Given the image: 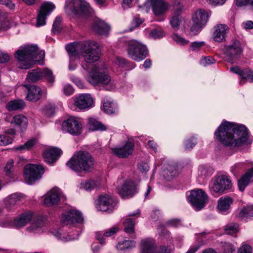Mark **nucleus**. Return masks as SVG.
Here are the masks:
<instances>
[{
	"mask_svg": "<svg viewBox=\"0 0 253 253\" xmlns=\"http://www.w3.org/2000/svg\"><path fill=\"white\" fill-rule=\"evenodd\" d=\"M208 198L207 194L201 189L191 191L190 195L188 197V200L192 206L198 211L204 208Z\"/></svg>",
	"mask_w": 253,
	"mask_h": 253,
	"instance_id": "nucleus-8",
	"label": "nucleus"
},
{
	"mask_svg": "<svg viewBox=\"0 0 253 253\" xmlns=\"http://www.w3.org/2000/svg\"><path fill=\"white\" fill-rule=\"evenodd\" d=\"M118 231L119 228L118 227H112L107 230L105 232H104L103 234V236L105 237H109L117 233Z\"/></svg>",
	"mask_w": 253,
	"mask_h": 253,
	"instance_id": "nucleus-58",
	"label": "nucleus"
},
{
	"mask_svg": "<svg viewBox=\"0 0 253 253\" xmlns=\"http://www.w3.org/2000/svg\"><path fill=\"white\" fill-rule=\"evenodd\" d=\"M138 168L140 171L145 172L149 170V167L147 163L142 162L138 165Z\"/></svg>",
	"mask_w": 253,
	"mask_h": 253,
	"instance_id": "nucleus-64",
	"label": "nucleus"
},
{
	"mask_svg": "<svg viewBox=\"0 0 253 253\" xmlns=\"http://www.w3.org/2000/svg\"><path fill=\"white\" fill-rule=\"evenodd\" d=\"M96 186V184L94 180H88L84 181H82L81 183V188L86 190H91Z\"/></svg>",
	"mask_w": 253,
	"mask_h": 253,
	"instance_id": "nucleus-42",
	"label": "nucleus"
},
{
	"mask_svg": "<svg viewBox=\"0 0 253 253\" xmlns=\"http://www.w3.org/2000/svg\"><path fill=\"white\" fill-rule=\"evenodd\" d=\"M44 114L50 117L53 115L55 112V107L53 105L49 104L46 105L44 109Z\"/></svg>",
	"mask_w": 253,
	"mask_h": 253,
	"instance_id": "nucleus-51",
	"label": "nucleus"
},
{
	"mask_svg": "<svg viewBox=\"0 0 253 253\" xmlns=\"http://www.w3.org/2000/svg\"><path fill=\"white\" fill-rule=\"evenodd\" d=\"M135 219L132 218H128L126 219L123 223L124 231L126 232V233L130 235L132 238L135 237Z\"/></svg>",
	"mask_w": 253,
	"mask_h": 253,
	"instance_id": "nucleus-32",
	"label": "nucleus"
},
{
	"mask_svg": "<svg viewBox=\"0 0 253 253\" xmlns=\"http://www.w3.org/2000/svg\"><path fill=\"white\" fill-rule=\"evenodd\" d=\"M117 191L123 198L131 197L136 192L135 186L131 180L126 181L121 186L117 188Z\"/></svg>",
	"mask_w": 253,
	"mask_h": 253,
	"instance_id": "nucleus-18",
	"label": "nucleus"
},
{
	"mask_svg": "<svg viewBox=\"0 0 253 253\" xmlns=\"http://www.w3.org/2000/svg\"><path fill=\"white\" fill-rule=\"evenodd\" d=\"M103 108L105 112L107 114H112L115 111L114 104L107 99L104 100Z\"/></svg>",
	"mask_w": 253,
	"mask_h": 253,
	"instance_id": "nucleus-43",
	"label": "nucleus"
},
{
	"mask_svg": "<svg viewBox=\"0 0 253 253\" xmlns=\"http://www.w3.org/2000/svg\"><path fill=\"white\" fill-rule=\"evenodd\" d=\"M113 204V199L107 194L100 195L96 201L97 208L100 211H106L111 209Z\"/></svg>",
	"mask_w": 253,
	"mask_h": 253,
	"instance_id": "nucleus-19",
	"label": "nucleus"
},
{
	"mask_svg": "<svg viewBox=\"0 0 253 253\" xmlns=\"http://www.w3.org/2000/svg\"><path fill=\"white\" fill-rule=\"evenodd\" d=\"M156 244L151 239L143 240L141 242V253H154Z\"/></svg>",
	"mask_w": 253,
	"mask_h": 253,
	"instance_id": "nucleus-27",
	"label": "nucleus"
},
{
	"mask_svg": "<svg viewBox=\"0 0 253 253\" xmlns=\"http://www.w3.org/2000/svg\"><path fill=\"white\" fill-rule=\"evenodd\" d=\"M62 129L70 134L79 135L82 132V124L74 117H70L62 124Z\"/></svg>",
	"mask_w": 253,
	"mask_h": 253,
	"instance_id": "nucleus-16",
	"label": "nucleus"
},
{
	"mask_svg": "<svg viewBox=\"0 0 253 253\" xmlns=\"http://www.w3.org/2000/svg\"><path fill=\"white\" fill-rule=\"evenodd\" d=\"M164 172L165 178L168 180H170L173 177L178 174L177 166L174 164H168Z\"/></svg>",
	"mask_w": 253,
	"mask_h": 253,
	"instance_id": "nucleus-31",
	"label": "nucleus"
},
{
	"mask_svg": "<svg viewBox=\"0 0 253 253\" xmlns=\"http://www.w3.org/2000/svg\"><path fill=\"white\" fill-rule=\"evenodd\" d=\"M144 19L141 18L139 15H136L134 17L131 23L132 27L130 28L129 31H131L136 27H138L144 22Z\"/></svg>",
	"mask_w": 253,
	"mask_h": 253,
	"instance_id": "nucleus-45",
	"label": "nucleus"
},
{
	"mask_svg": "<svg viewBox=\"0 0 253 253\" xmlns=\"http://www.w3.org/2000/svg\"><path fill=\"white\" fill-rule=\"evenodd\" d=\"M12 140L11 137L4 134L0 135V145H7L10 144L12 142Z\"/></svg>",
	"mask_w": 253,
	"mask_h": 253,
	"instance_id": "nucleus-47",
	"label": "nucleus"
},
{
	"mask_svg": "<svg viewBox=\"0 0 253 253\" xmlns=\"http://www.w3.org/2000/svg\"><path fill=\"white\" fill-rule=\"evenodd\" d=\"M20 201V197L16 194L11 195L8 199V203L11 205L16 204Z\"/></svg>",
	"mask_w": 253,
	"mask_h": 253,
	"instance_id": "nucleus-59",
	"label": "nucleus"
},
{
	"mask_svg": "<svg viewBox=\"0 0 253 253\" xmlns=\"http://www.w3.org/2000/svg\"><path fill=\"white\" fill-rule=\"evenodd\" d=\"M62 19L61 17H57L53 24L52 30L54 33H59L61 30Z\"/></svg>",
	"mask_w": 253,
	"mask_h": 253,
	"instance_id": "nucleus-44",
	"label": "nucleus"
},
{
	"mask_svg": "<svg viewBox=\"0 0 253 253\" xmlns=\"http://www.w3.org/2000/svg\"><path fill=\"white\" fill-rule=\"evenodd\" d=\"M10 60V56L9 55L1 50H0V63H4L8 62Z\"/></svg>",
	"mask_w": 253,
	"mask_h": 253,
	"instance_id": "nucleus-54",
	"label": "nucleus"
},
{
	"mask_svg": "<svg viewBox=\"0 0 253 253\" xmlns=\"http://www.w3.org/2000/svg\"><path fill=\"white\" fill-rule=\"evenodd\" d=\"M45 78L48 83L52 84L54 82V77L50 70L37 68L30 70L27 76L26 81L29 83H35Z\"/></svg>",
	"mask_w": 253,
	"mask_h": 253,
	"instance_id": "nucleus-6",
	"label": "nucleus"
},
{
	"mask_svg": "<svg viewBox=\"0 0 253 253\" xmlns=\"http://www.w3.org/2000/svg\"><path fill=\"white\" fill-rule=\"evenodd\" d=\"M72 11L75 14H87L89 12V5L84 0H75L72 3Z\"/></svg>",
	"mask_w": 253,
	"mask_h": 253,
	"instance_id": "nucleus-22",
	"label": "nucleus"
},
{
	"mask_svg": "<svg viewBox=\"0 0 253 253\" xmlns=\"http://www.w3.org/2000/svg\"><path fill=\"white\" fill-rule=\"evenodd\" d=\"M205 43L204 42H195L191 43L190 47L193 50H198L200 48L205 45Z\"/></svg>",
	"mask_w": 253,
	"mask_h": 253,
	"instance_id": "nucleus-57",
	"label": "nucleus"
},
{
	"mask_svg": "<svg viewBox=\"0 0 253 253\" xmlns=\"http://www.w3.org/2000/svg\"><path fill=\"white\" fill-rule=\"evenodd\" d=\"M232 186L230 177L226 175H220L216 177L212 185V191L215 193L222 194L225 190Z\"/></svg>",
	"mask_w": 253,
	"mask_h": 253,
	"instance_id": "nucleus-12",
	"label": "nucleus"
},
{
	"mask_svg": "<svg viewBox=\"0 0 253 253\" xmlns=\"http://www.w3.org/2000/svg\"><path fill=\"white\" fill-rule=\"evenodd\" d=\"M252 248L250 246L245 245L242 246L239 250L238 253H251Z\"/></svg>",
	"mask_w": 253,
	"mask_h": 253,
	"instance_id": "nucleus-62",
	"label": "nucleus"
},
{
	"mask_svg": "<svg viewBox=\"0 0 253 253\" xmlns=\"http://www.w3.org/2000/svg\"><path fill=\"white\" fill-rule=\"evenodd\" d=\"M173 9L175 13L180 12L183 9V6L180 1H175L172 3Z\"/></svg>",
	"mask_w": 253,
	"mask_h": 253,
	"instance_id": "nucleus-56",
	"label": "nucleus"
},
{
	"mask_svg": "<svg viewBox=\"0 0 253 253\" xmlns=\"http://www.w3.org/2000/svg\"><path fill=\"white\" fill-rule=\"evenodd\" d=\"M93 30L99 35H106L110 30V26L101 20H96L93 25Z\"/></svg>",
	"mask_w": 253,
	"mask_h": 253,
	"instance_id": "nucleus-30",
	"label": "nucleus"
},
{
	"mask_svg": "<svg viewBox=\"0 0 253 253\" xmlns=\"http://www.w3.org/2000/svg\"><path fill=\"white\" fill-rule=\"evenodd\" d=\"M239 230V226L237 223H230L224 227L225 233L229 235H233L237 233Z\"/></svg>",
	"mask_w": 253,
	"mask_h": 253,
	"instance_id": "nucleus-38",
	"label": "nucleus"
},
{
	"mask_svg": "<svg viewBox=\"0 0 253 253\" xmlns=\"http://www.w3.org/2000/svg\"><path fill=\"white\" fill-rule=\"evenodd\" d=\"M242 51L243 48L240 42L235 41L225 47V53L228 57V61L233 63L238 58V56L242 53Z\"/></svg>",
	"mask_w": 253,
	"mask_h": 253,
	"instance_id": "nucleus-15",
	"label": "nucleus"
},
{
	"mask_svg": "<svg viewBox=\"0 0 253 253\" xmlns=\"http://www.w3.org/2000/svg\"><path fill=\"white\" fill-rule=\"evenodd\" d=\"M93 102L89 94H82L75 98V105L80 109H85L90 108Z\"/></svg>",
	"mask_w": 253,
	"mask_h": 253,
	"instance_id": "nucleus-20",
	"label": "nucleus"
},
{
	"mask_svg": "<svg viewBox=\"0 0 253 253\" xmlns=\"http://www.w3.org/2000/svg\"><path fill=\"white\" fill-rule=\"evenodd\" d=\"M240 76L241 77V80L240 82V84H244L247 80L253 83V72L250 69L242 70Z\"/></svg>",
	"mask_w": 253,
	"mask_h": 253,
	"instance_id": "nucleus-36",
	"label": "nucleus"
},
{
	"mask_svg": "<svg viewBox=\"0 0 253 253\" xmlns=\"http://www.w3.org/2000/svg\"><path fill=\"white\" fill-rule=\"evenodd\" d=\"M66 165L76 172H88L93 168L94 159L89 153L79 151L73 155Z\"/></svg>",
	"mask_w": 253,
	"mask_h": 253,
	"instance_id": "nucleus-3",
	"label": "nucleus"
},
{
	"mask_svg": "<svg viewBox=\"0 0 253 253\" xmlns=\"http://www.w3.org/2000/svg\"><path fill=\"white\" fill-rule=\"evenodd\" d=\"M144 5L146 8H151L157 16L164 15L170 7L169 4L165 0H146Z\"/></svg>",
	"mask_w": 253,
	"mask_h": 253,
	"instance_id": "nucleus-11",
	"label": "nucleus"
},
{
	"mask_svg": "<svg viewBox=\"0 0 253 253\" xmlns=\"http://www.w3.org/2000/svg\"><path fill=\"white\" fill-rule=\"evenodd\" d=\"M5 13L0 10V30L6 31L9 28L8 22L5 20Z\"/></svg>",
	"mask_w": 253,
	"mask_h": 253,
	"instance_id": "nucleus-41",
	"label": "nucleus"
},
{
	"mask_svg": "<svg viewBox=\"0 0 253 253\" xmlns=\"http://www.w3.org/2000/svg\"><path fill=\"white\" fill-rule=\"evenodd\" d=\"M11 123L20 127L23 131L27 128L28 121L27 118L24 116L17 115L13 117Z\"/></svg>",
	"mask_w": 253,
	"mask_h": 253,
	"instance_id": "nucleus-33",
	"label": "nucleus"
},
{
	"mask_svg": "<svg viewBox=\"0 0 253 253\" xmlns=\"http://www.w3.org/2000/svg\"><path fill=\"white\" fill-rule=\"evenodd\" d=\"M172 39L175 41L178 44L180 45H185L188 43V41L185 40L184 38H181L177 34H173L172 36Z\"/></svg>",
	"mask_w": 253,
	"mask_h": 253,
	"instance_id": "nucleus-53",
	"label": "nucleus"
},
{
	"mask_svg": "<svg viewBox=\"0 0 253 253\" xmlns=\"http://www.w3.org/2000/svg\"><path fill=\"white\" fill-rule=\"evenodd\" d=\"M43 173L44 169L42 165L29 164L25 167L24 175L27 183L32 184L41 178Z\"/></svg>",
	"mask_w": 253,
	"mask_h": 253,
	"instance_id": "nucleus-7",
	"label": "nucleus"
},
{
	"mask_svg": "<svg viewBox=\"0 0 253 253\" xmlns=\"http://www.w3.org/2000/svg\"><path fill=\"white\" fill-rule=\"evenodd\" d=\"M215 139L222 145L234 148L245 143L248 139L247 128L244 125L224 121L214 133Z\"/></svg>",
	"mask_w": 253,
	"mask_h": 253,
	"instance_id": "nucleus-1",
	"label": "nucleus"
},
{
	"mask_svg": "<svg viewBox=\"0 0 253 253\" xmlns=\"http://www.w3.org/2000/svg\"><path fill=\"white\" fill-rule=\"evenodd\" d=\"M28 90L26 98L30 101L36 102L41 98L42 90L41 88L35 85H23Z\"/></svg>",
	"mask_w": 253,
	"mask_h": 253,
	"instance_id": "nucleus-21",
	"label": "nucleus"
},
{
	"mask_svg": "<svg viewBox=\"0 0 253 253\" xmlns=\"http://www.w3.org/2000/svg\"><path fill=\"white\" fill-rule=\"evenodd\" d=\"M18 63V67L22 69H28L32 67L34 62L42 64L44 57V52H38L36 45L27 46L20 47L14 54Z\"/></svg>",
	"mask_w": 253,
	"mask_h": 253,
	"instance_id": "nucleus-2",
	"label": "nucleus"
},
{
	"mask_svg": "<svg viewBox=\"0 0 253 253\" xmlns=\"http://www.w3.org/2000/svg\"><path fill=\"white\" fill-rule=\"evenodd\" d=\"M25 107L24 101L21 100H14L9 101L6 105V108L9 111H13L23 109Z\"/></svg>",
	"mask_w": 253,
	"mask_h": 253,
	"instance_id": "nucleus-35",
	"label": "nucleus"
},
{
	"mask_svg": "<svg viewBox=\"0 0 253 253\" xmlns=\"http://www.w3.org/2000/svg\"><path fill=\"white\" fill-rule=\"evenodd\" d=\"M59 200V191L57 189H53L46 194L44 200V204L47 207H50L57 204Z\"/></svg>",
	"mask_w": 253,
	"mask_h": 253,
	"instance_id": "nucleus-24",
	"label": "nucleus"
},
{
	"mask_svg": "<svg viewBox=\"0 0 253 253\" xmlns=\"http://www.w3.org/2000/svg\"><path fill=\"white\" fill-rule=\"evenodd\" d=\"M232 203L231 198L226 196L221 197L218 201V209L222 213L228 212Z\"/></svg>",
	"mask_w": 253,
	"mask_h": 253,
	"instance_id": "nucleus-29",
	"label": "nucleus"
},
{
	"mask_svg": "<svg viewBox=\"0 0 253 253\" xmlns=\"http://www.w3.org/2000/svg\"><path fill=\"white\" fill-rule=\"evenodd\" d=\"M215 62V60L211 56L204 57L200 61L201 64L204 66L212 64Z\"/></svg>",
	"mask_w": 253,
	"mask_h": 253,
	"instance_id": "nucleus-50",
	"label": "nucleus"
},
{
	"mask_svg": "<svg viewBox=\"0 0 253 253\" xmlns=\"http://www.w3.org/2000/svg\"><path fill=\"white\" fill-rule=\"evenodd\" d=\"M74 89L73 87L69 84H66L64 86L63 91L65 95L69 96L72 94L74 92Z\"/></svg>",
	"mask_w": 253,
	"mask_h": 253,
	"instance_id": "nucleus-55",
	"label": "nucleus"
},
{
	"mask_svg": "<svg viewBox=\"0 0 253 253\" xmlns=\"http://www.w3.org/2000/svg\"><path fill=\"white\" fill-rule=\"evenodd\" d=\"M66 50L69 53L70 56L76 57L78 55V52L75 46L72 44H69L66 47Z\"/></svg>",
	"mask_w": 253,
	"mask_h": 253,
	"instance_id": "nucleus-52",
	"label": "nucleus"
},
{
	"mask_svg": "<svg viewBox=\"0 0 253 253\" xmlns=\"http://www.w3.org/2000/svg\"><path fill=\"white\" fill-rule=\"evenodd\" d=\"M253 216V206H249L244 208L239 212L238 216L243 218L246 216Z\"/></svg>",
	"mask_w": 253,
	"mask_h": 253,
	"instance_id": "nucleus-40",
	"label": "nucleus"
},
{
	"mask_svg": "<svg viewBox=\"0 0 253 253\" xmlns=\"http://www.w3.org/2000/svg\"><path fill=\"white\" fill-rule=\"evenodd\" d=\"M34 213L31 211L23 213L14 221V224L17 227L25 226L29 223L33 218Z\"/></svg>",
	"mask_w": 253,
	"mask_h": 253,
	"instance_id": "nucleus-26",
	"label": "nucleus"
},
{
	"mask_svg": "<svg viewBox=\"0 0 253 253\" xmlns=\"http://www.w3.org/2000/svg\"><path fill=\"white\" fill-rule=\"evenodd\" d=\"M88 126L89 129L93 131H104L107 129L105 125L100 122L98 121L96 119L92 118H90L88 119Z\"/></svg>",
	"mask_w": 253,
	"mask_h": 253,
	"instance_id": "nucleus-34",
	"label": "nucleus"
},
{
	"mask_svg": "<svg viewBox=\"0 0 253 253\" xmlns=\"http://www.w3.org/2000/svg\"><path fill=\"white\" fill-rule=\"evenodd\" d=\"M80 50L86 62L91 63L97 61L99 58L100 49L98 44L94 41L81 43Z\"/></svg>",
	"mask_w": 253,
	"mask_h": 253,
	"instance_id": "nucleus-5",
	"label": "nucleus"
},
{
	"mask_svg": "<svg viewBox=\"0 0 253 253\" xmlns=\"http://www.w3.org/2000/svg\"><path fill=\"white\" fill-rule=\"evenodd\" d=\"M250 181H253V168L249 169L239 180L238 187L243 191Z\"/></svg>",
	"mask_w": 253,
	"mask_h": 253,
	"instance_id": "nucleus-28",
	"label": "nucleus"
},
{
	"mask_svg": "<svg viewBox=\"0 0 253 253\" xmlns=\"http://www.w3.org/2000/svg\"><path fill=\"white\" fill-rule=\"evenodd\" d=\"M228 31L227 25L218 24L214 27L213 39L217 42H222L225 40V36Z\"/></svg>",
	"mask_w": 253,
	"mask_h": 253,
	"instance_id": "nucleus-23",
	"label": "nucleus"
},
{
	"mask_svg": "<svg viewBox=\"0 0 253 253\" xmlns=\"http://www.w3.org/2000/svg\"><path fill=\"white\" fill-rule=\"evenodd\" d=\"M166 225L168 226L176 228L181 226L182 223L179 219L175 218L168 221L166 223Z\"/></svg>",
	"mask_w": 253,
	"mask_h": 253,
	"instance_id": "nucleus-48",
	"label": "nucleus"
},
{
	"mask_svg": "<svg viewBox=\"0 0 253 253\" xmlns=\"http://www.w3.org/2000/svg\"><path fill=\"white\" fill-rule=\"evenodd\" d=\"M150 36L155 38H159L164 36V33L162 31L154 29L151 31L150 34Z\"/></svg>",
	"mask_w": 253,
	"mask_h": 253,
	"instance_id": "nucleus-60",
	"label": "nucleus"
},
{
	"mask_svg": "<svg viewBox=\"0 0 253 253\" xmlns=\"http://www.w3.org/2000/svg\"><path fill=\"white\" fill-rule=\"evenodd\" d=\"M135 243L133 241L125 240L120 242L117 245V248L119 250H124L135 247Z\"/></svg>",
	"mask_w": 253,
	"mask_h": 253,
	"instance_id": "nucleus-39",
	"label": "nucleus"
},
{
	"mask_svg": "<svg viewBox=\"0 0 253 253\" xmlns=\"http://www.w3.org/2000/svg\"><path fill=\"white\" fill-rule=\"evenodd\" d=\"M134 144L130 141H126L125 144L119 147L112 148L113 153L120 158H126L130 155L134 150Z\"/></svg>",
	"mask_w": 253,
	"mask_h": 253,
	"instance_id": "nucleus-17",
	"label": "nucleus"
},
{
	"mask_svg": "<svg viewBox=\"0 0 253 253\" xmlns=\"http://www.w3.org/2000/svg\"><path fill=\"white\" fill-rule=\"evenodd\" d=\"M61 153V151L59 149L52 148L46 151L43 156L45 161L50 164L54 163L58 159Z\"/></svg>",
	"mask_w": 253,
	"mask_h": 253,
	"instance_id": "nucleus-25",
	"label": "nucleus"
},
{
	"mask_svg": "<svg viewBox=\"0 0 253 253\" xmlns=\"http://www.w3.org/2000/svg\"><path fill=\"white\" fill-rule=\"evenodd\" d=\"M36 139H31L28 141L24 145L20 147L19 149H29L32 147L33 146L35 145L36 143Z\"/></svg>",
	"mask_w": 253,
	"mask_h": 253,
	"instance_id": "nucleus-63",
	"label": "nucleus"
},
{
	"mask_svg": "<svg viewBox=\"0 0 253 253\" xmlns=\"http://www.w3.org/2000/svg\"><path fill=\"white\" fill-rule=\"evenodd\" d=\"M208 13L204 9H199L195 11L193 16V24L191 28V31L194 35H197L201 29L204 26L209 19Z\"/></svg>",
	"mask_w": 253,
	"mask_h": 253,
	"instance_id": "nucleus-10",
	"label": "nucleus"
},
{
	"mask_svg": "<svg viewBox=\"0 0 253 253\" xmlns=\"http://www.w3.org/2000/svg\"><path fill=\"white\" fill-rule=\"evenodd\" d=\"M83 221V218L81 213L76 210L68 211L64 214L61 218V222L63 226L81 223Z\"/></svg>",
	"mask_w": 253,
	"mask_h": 253,
	"instance_id": "nucleus-14",
	"label": "nucleus"
},
{
	"mask_svg": "<svg viewBox=\"0 0 253 253\" xmlns=\"http://www.w3.org/2000/svg\"><path fill=\"white\" fill-rule=\"evenodd\" d=\"M171 250L169 247L161 246L159 249L155 250L154 253H170Z\"/></svg>",
	"mask_w": 253,
	"mask_h": 253,
	"instance_id": "nucleus-61",
	"label": "nucleus"
},
{
	"mask_svg": "<svg viewBox=\"0 0 253 253\" xmlns=\"http://www.w3.org/2000/svg\"><path fill=\"white\" fill-rule=\"evenodd\" d=\"M43 225V221L41 218H37L27 228V230L30 232H37L40 230Z\"/></svg>",
	"mask_w": 253,
	"mask_h": 253,
	"instance_id": "nucleus-37",
	"label": "nucleus"
},
{
	"mask_svg": "<svg viewBox=\"0 0 253 253\" xmlns=\"http://www.w3.org/2000/svg\"><path fill=\"white\" fill-rule=\"evenodd\" d=\"M127 51L128 56L136 61L143 60L149 54L146 45L136 40L128 42Z\"/></svg>",
	"mask_w": 253,
	"mask_h": 253,
	"instance_id": "nucleus-4",
	"label": "nucleus"
},
{
	"mask_svg": "<svg viewBox=\"0 0 253 253\" xmlns=\"http://www.w3.org/2000/svg\"><path fill=\"white\" fill-rule=\"evenodd\" d=\"M87 81L93 85L100 84L107 85L111 82V77L105 71L94 69L89 72Z\"/></svg>",
	"mask_w": 253,
	"mask_h": 253,
	"instance_id": "nucleus-9",
	"label": "nucleus"
},
{
	"mask_svg": "<svg viewBox=\"0 0 253 253\" xmlns=\"http://www.w3.org/2000/svg\"><path fill=\"white\" fill-rule=\"evenodd\" d=\"M55 8V5L50 2L43 3L39 10L37 18L36 26L40 27L45 24L46 19L52 11Z\"/></svg>",
	"mask_w": 253,
	"mask_h": 253,
	"instance_id": "nucleus-13",
	"label": "nucleus"
},
{
	"mask_svg": "<svg viewBox=\"0 0 253 253\" xmlns=\"http://www.w3.org/2000/svg\"><path fill=\"white\" fill-rule=\"evenodd\" d=\"M181 21V18L179 16H174L171 18L170 20V24L173 28L178 29Z\"/></svg>",
	"mask_w": 253,
	"mask_h": 253,
	"instance_id": "nucleus-46",
	"label": "nucleus"
},
{
	"mask_svg": "<svg viewBox=\"0 0 253 253\" xmlns=\"http://www.w3.org/2000/svg\"><path fill=\"white\" fill-rule=\"evenodd\" d=\"M197 141L195 138L191 137L187 139L185 143V148L187 150L192 149L197 144Z\"/></svg>",
	"mask_w": 253,
	"mask_h": 253,
	"instance_id": "nucleus-49",
	"label": "nucleus"
}]
</instances>
